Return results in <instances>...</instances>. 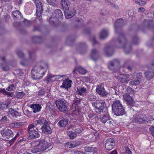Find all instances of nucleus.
<instances>
[{
	"mask_svg": "<svg viewBox=\"0 0 154 154\" xmlns=\"http://www.w3.org/2000/svg\"><path fill=\"white\" fill-rule=\"evenodd\" d=\"M15 89V86L14 84H12L9 86L6 89V90L9 91H14Z\"/></svg>",
	"mask_w": 154,
	"mask_h": 154,
	"instance_id": "58836bf2",
	"label": "nucleus"
},
{
	"mask_svg": "<svg viewBox=\"0 0 154 154\" xmlns=\"http://www.w3.org/2000/svg\"><path fill=\"white\" fill-rule=\"evenodd\" d=\"M114 51V47L112 45L107 46L103 49V52L107 57L112 56L113 54Z\"/></svg>",
	"mask_w": 154,
	"mask_h": 154,
	"instance_id": "2eb2a0df",
	"label": "nucleus"
},
{
	"mask_svg": "<svg viewBox=\"0 0 154 154\" xmlns=\"http://www.w3.org/2000/svg\"><path fill=\"white\" fill-rule=\"evenodd\" d=\"M31 145L34 147L31 150L32 153H34L45 150L49 146L48 143L44 140L33 141L31 143Z\"/></svg>",
	"mask_w": 154,
	"mask_h": 154,
	"instance_id": "f03ea898",
	"label": "nucleus"
},
{
	"mask_svg": "<svg viewBox=\"0 0 154 154\" xmlns=\"http://www.w3.org/2000/svg\"><path fill=\"white\" fill-rule=\"evenodd\" d=\"M9 114L11 115L14 117L17 118L19 117L20 115V112L14 111L12 108H10L8 112Z\"/></svg>",
	"mask_w": 154,
	"mask_h": 154,
	"instance_id": "cd10ccee",
	"label": "nucleus"
},
{
	"mask_svg": "<svg viewBox=\"0 0 154 154\" xmlns=\"http://www.w3.org/2000/svg\"><path fill=\"white\" fill-rule=\"evenodd\" d=\"M117 27L116 26V24L115 25V32L116 33H117Z\"/></svg>",
	"mask_w": 154,
	"mask_h": 154,
	"instance_id": "338daca9",
	"label": "nucleus"
},
{
	"mask_svg": "<svg viewBox=\"0 0 154 154\" xmlns=\"http://www.w3.org/2000/svg\"><path fill=\"white\" fill-rule=\"evenodd\" d=\"M72 81L67 79L63 81L62 85L60 87L67 88H68L71 87Z\"/></svg>",
	"mask_w": 154,
	"mask_h": 154,
	"instance_id": "393cba45",
	"label": "nucleus"
},
{
	"mask_svg": "<svg viewBox=\"0 0 154 154\" xmlns=\"http://www.w3.org/2000/svg\"><path fill=\"white\" fill-rule=\"evenodd\" d=\"M55 14L56 17L57 18H62L63 16L61 10L60 9H57L55 11Z\"/></svg>",
	"mask_w": 154,
	"mask_h": 154,
	"instance_id": "c9c22d12",
	"label": "nucleus"
},
{
	"mask_svg": "<svg viewBox=\"0 0 154 154\" xmlns=\"http://www.w3.org/2000/svg\"><path fill=\"white\" fill-rule=\"evenodd\" d=\"M92 105L94 107V109L95 111L99 114H101L106 108L105 102L103 100H97L92 103Z\"/></svg>",
	"mask_w": 154,
	"mask_h": 154,
	"instance_id": "39448f33",
	"label": "nucleus"
},
{
	"mask_svg": "<svg viewBox=\"0 0 154 154\" xmlns=\"http://www.w3.org/2000/svg\"><path fill=\"white\" fill-rule=\"evenodd\" d=\"M65 76L64 75H53L50 74H48L46 76V80L47 83H49L51 82L54 81H57L59 79L63 78Z\"/></svg>",
	"mask_w": 154,
	"mask_h": 154,
	"instance_id": "9d476101",
	"label": "nucleus"
},
{
	"mask_svg": "<svg viewBox=\"0 0 154 154\" xmlns=\"http://www.w3.org/2000/svg\"><path fill=\"white\" fill-rule=\"evenodd\" d=\"M35 126L32 124L29 125L28 127L29 133L30 137L32 139L38 138L39 137L40 134L38 132L37 128L35 129Z\"/></svg>",
	"mask_w": 154,
	"mask_h": 154,
	"instance_id": "0eeeda50",
	"label": "nucleus"
},
{
	"mask_svg": "<svg viewBox=\"0 0 154 154\" xmlns=\"http://www.w3.org/2000/svg\"><path fill=\"white\" fill-rule=\"evenodd\" d=\"M144 73L146 77L148 79L150 80L154 76V67H153V69L150 68L149 69Z\"/></svg>",
	"mask_w": 154,
	"mask_h": 154,
	"instance_id": "aec40b11",
	"label": "nucleus"
},
{
	"mask_svg": "<svg viewBox=\"0 0 154 154\" xmlns=\"http://www.w3.org/2000/svg\"><path fill=\"white\" fill-rule=\"evenodd\" d=\"M47 1L49 4L53 5L55 4L56 0H47Z\"/></svg>",
	"mask_w": 154,
	"mask_h": 154,
	"instance_id": "de8ad7c7",
	"label": "nucleus"
},
{
	"mask_svg": "<svg viewBox=\"0 0 154 154\" xmlns=\"http://www.w3.org/2000/svg\"><path fill=\"white\" fill-rule=\"evenodd\" d=\"M119 64L120 62L117 59L115 60L109 62L108 67L110 70H112L118 67L119 65Z\"/></svg>",
	"mask_w": 154,
	"mask_h": 154,
	"instance_id": "f3484780",
	"label": "nucleus"
},
{
	"mask_svg": "<svg viewBox=\"0 0 154 154\" xmlns=\"http://www.w3.org/2000/svg\"><path fill=\"white\" fill-rule=\"evenodd\" d=\"M96 91L99 95L102 96H106L107 94L104 88V85L103 84L98 85L96 88Z\"/></svg>",
	"mask_w": 154,
	"mask_h": 154,
	"instance_id": "9b49d317",
	"label": "nucleus"
},
{
	"mask_svg": "<svg viewBox=\"0 0 154 154\" xmlns=\"http://www.w3.org/2000/svg\"><path fill=\"white\" fill-rule=\"evenodd\" d=\"M85 150L86 152H92L93 150V149L90 147H85Z\"/></svg>",
	"mask_w": 154,
	"mask_h": 154,
	"instance_id": "79ce46f5",
	"label": "nucleus"
},
{
	"mask_svg": "<svg viewBox=\"0 0 154 154\" xmlns=\"http://www.w3.org/2000/svg\"><path fill=\"white\" fill-rule=\"evenodd\" d=\"M28 62L26 60H24L20 62L21 64L23 66H26L28 64Z\"/></svg>",
	"mask_w": 154,
	"mask_h": 154,
	"instance_id": "8fccbe9b",
	"label": "nucleus"
},
{
	"mask_svg": "<svg viewBox=\"0 0 154 154\" xmlns=\"http://www.w3.org/2000/svg\"><path fill=\"white\" fill-rule=\"evenodd\" d=\"M1 66L2 67V69L6 71L8 70L9 69V68L8 66L4 67L3 66L2 64H1Z\"/></svg>",
	"mask_w": 154,
	"mask_h": 154,
	"instance_id": "4d7b16f0",
	"label": "nucleus"
},
{
	"mask_svg": "<svg viewBox=\"0 0 154 154\" xmlns=\"http://www.w3.org/2000/svg\"><path fill=\"white\" fill-rule=\"evenodd\" d=\"M108 35V31L105 30H102L100 34V38L101 39H103Z\"/></svg>",
	"mask_w": 154,
	"mask_h": 154,
	"instance_id": "c756f323",
	"label": "nucleus"
},
{
	"mask_svg": "<svg viewBox=\"0 0 154 154\" xmlns=\"http://www.w3.org/2000/svg\"><path fill=\"white\" fill-rule=\"evenodd\" d=\"M48 65L45 64L43 65L36 66L34 67L31 71L32 78L35 79H40L42 78L45 74Z\"/></svg>",
	"mask_w": 154,
	"mask_h": 154,
	"instance_id": "f257e3e1",
	"label": "nucleus"
},
{
	"mask_svg": "<svg viewBox=\"0 0 154 154\" xmlns=\"http://www.w3.org/2000/svg\"><path fill=\"white\" fill-rule=\"evenodd\" d=\"M149 130L151 131V132L152 136L154 137V127L152 126L149 128Z\"/></svg>",
	"mask_w": 154,
	"mask_h": 154,
	"instance_id": "864d4df0",
	"label": "nucleus"
},
{
	"mask_svg": "<svg viewBox=\"0 0 154 154\" xmlns=\"http://www.w3.org/2000/svg\"><path fill=\"white\" fill-rule=\"evenodd\" d=\"M149 120V119L146 117L142 118L140 116L137 115L133 118L132 121L134 123H143L148 122Z\"/></svg>",
	"mask_w": 154,
	"mask_h": 154,
	"instance_id": "f8f14e48",
	"label": "nucleus"
},
{
	"mask_svg": "<svg viewBox=\"0 0 154 154\" xmlns=\"http://www.w3.org/2000/svg\"><path fill=\"white\" fill-rule=\"evenodd\" d=\"M110 118L108 113H105L103 116L100 117V119L101 121L104 123H105Z\"/></svg>",
	"mask_w": 154,
	"mask_h": 154,
	"instance_id": "473e14b6",
	"label": "nucleus"
},
{
	"mask_svg": "<svg viewBox=\"0 0 154 154\" xmlns=\"http://www.w3.org/2000/svg\"><path fill=\"white\" fill-rule=\"evenodd\" d=\"M9 126L11 127L15 128V123H13L10 124Z\"/></svg>",
	"mask_w": 154,
	"mask_h": 154,
	"instance_id": "680f3d73",
	"label": "nucleus"
},
{
	"mask_svg": "<svg viewBox=\"0 0 154 154\" xmlns=\"http://www.w3.org/2000/svg\"><path fill=\"white\" fill-rule=\"evenodd\" d=\"M80 144V142L77 141L67 143L65 145L69 148L71 149L79 145Z\"/></svg>",
	"mask_w": 154,
	"mask_h": 154,
	"instance_id": "412c9836",
	"label": "nucleus"
},
{
	"mask_svg": "<svg viewBox=\"0 0 154 154\" xmlns=\"http://www.w3.org/2000/svg\"><path fill=\"white\" fill-rule=\"evenodd\" d=\"M57 108L61 112H66L68 111L66 102L63 99H59L56 101Z\"/></svg>",
	"mask_w": 154,
	"mask_h": 154,
	"instance_id": "423d86ee",
	"label": "nucleus"
},
{
	"mask_svg": "<svg viewBox=\"0 0 154 154\" xmlns=\"http://www.w3.org/2000/svg\"><path fill=\"white\" fill-rule=\"evenodd\" d=\"M1 59L3 61H5V57H2V58H1Z\"/></svg>",
	"mask_w": 154,
	"mask_h": 154,
	"instance_id": "69168bd1",
	"label": "nucleus"
},
{
	"mask_svg": "<svg viewBox=\"0 0 154 154\" xmlns=\"http://www.w3.org/2000/svg\"><path fill=\"white\" fill-rule=\"evenodd\" d=\"M9 105V104L8 103H2V104H0V109H5V107L7 108Z\"/></svg>",
	"mask_w": 154,
	"mask_h": 154,
	"instance_id": "a19ab883",
	"label": "nucleus"
},
{
	"mask_svg": "<svg viewBox=\"0 0 154 154\" xmlns=\"http://www.w3.org/2000/svg\"><path fill=\"white\" fill-rule=\"evenodd\" d=\"M75 131L76 134H80L82 132V129L80 128H77L75 130Z\"/></svg>",
	"mask_w": 154,
	"mask_h": 154,
	"instance_id": "5fc2aeb1",
	"label": "nucleus"
},
{
	"mask_svg": "<svg viewBox=\"0 0 154 154\" xmlns=\"http://www.w3.org/2000/svg\"><path fill=\"white\" fill-rule=\"evenodd\" d=\"M145 10V9L143 8H140L138 10L139 12H144Z\"/></svg>",
	"mask_w": 154,
	"mask_h": 154,
	"instance_id": "bf43d9fd",
	"label": "nucleus"
},
{
	"mask_svg": "<svg viewBox=\"0 0 154 154\" xmlns=\"http://www.w3.org/2000/svg\"><path fill=\"white\" fill-rule=\"evenodd\" d=\"M88 100L90 101H94L97 98L96 96L92 94H89L87 96Z\"/></svg>",
	"mask_w": 154,
	"mask_h": 154,
	"instance_id": "e433bc0d",
	"label": "nucleus"
},
{
	"mask_svg": "<svg viewBox=\"0 0 154 154\" xmlns=\"http://www.w3.org/2000/svg\"><path fill=\"white\" fill-rule=\"evenodd\" d=\"M75 14V11L74 10H72L68 11L65 10L64 11V14L66 19H70L73 17Z\"/></svg>",
	"mask_w": 154,
	"mask_h": 154,
	"instance_id": "b1692460",
	"label": "nucleus"
},
{
	"mask_svg": "<svg viewBox=\"0 0 154 154\" xmlns=\"http://www.w3.org/2000/svg\"><path fill=\"white\" fill-rule=\"evenodd\" d=\"M16 136H15L13 139H12L10 141H9L10 143L11 144H12L16 140Z\"/></svg>",
	"mask_w": 154,
	"mask_h": 154,
	"instance_id": "13d9d810",
	"label": "nucleus"
},
{
	"mask_svg": "<svg viewBox=\"0 0 154 154\" xmlns=\"http://www.w3.org/2000/svg\"><path fill=\"white\" fill-rule=\"evenodd\" d=\"M117 78L122 83H128L130 80L133 78L131 75L120 74L118 76H116Z\"/></svg>",
	"mask_w": 154,
	"mask_h": 154,
	"instance_id": "6e6552de",
	"label": "nucleus"
},
{
	"mask_svg": "<svg viewBox=\"0 0 154 154\" xmlns=\"http://www.w3.org/2000/svg\"><path fill=\"white\" fill-rule=\"evenodd\" d=\"M111 154H117V152L116 150H114V151H112L111 152Z\"/></svg>",
	"mask_w": 154,
	"mask_h": 154,
	"instance_id": "0e129e2a",
	"label": "nucleus"
},
{
	"mask_svg": "<svg viewBox=\"0 0 154 154\" xmlns=\"http://www.w3.org/2000/svg\"><path fill=\"white\" fill-rule=\"evenodd\" d=\"M135 2L136 3H137L140 5H144L146 3V2L141 0H139L138 1H136V0H135Z\"/></svg>",
	"mask_w": 154,
	"mask_h": 154,
	"instance_id": "c03bdc74",
	"label": "nucleus"
},
{
	"mask_svg": "<svg viewBox=\"0 0 154 154\" xmlns=\"http://www.w3.org/2000/svg\"><path fill=\"white\" fill-rule=\"evenodd\" d=\"M115 145L113 140L112 138H109L106 141L105 147L106 149L109 151L114 148Z\"/></svg>",
	"mask_w": 154,
	"mask_h": 154,
	"instance_id": "ddd939ff",
	"label": "nucleus"
},
{
	"mask_svg": "<svg viewBox=\"0 0 154 154\" xmlns=\"http://www.w3.org/2000/svg\"><path fill=\"white\" fill-rule=\"evenodd\" d=\"M17 97L18 98H22L25 95V93L23 92H18L16 93Z\"/></svg>",
	"mask_w": 154,
	"mask_h": 154,
	"instance_id": "ea45409f",
	"label": "nucleus"
},
{
	"mask_svg": "<svg viewBox=\"0 0 154 154\" xmlns=\"http://www.w3.org/2000/svg\"><path fill=\"white\" fill-rule=\"evenodd\" d=\"M46 121V120L44 118L37 120L33 122L32 123L33 125H34V126H38L39 127V126H41L42 124H43L45 121Z\"/></svg>",
	"mask_w": 154,
	"mask_h": 154,
	"instance_id": "bb28decb",
	"label": "nucleus"
},
{
	"mask_svg": "<svg viewBox=\"0 0 154 154\" xmlns=\"http://www.w3.org/2000/svg\"><path fill=\"white\" fill-rule=\"evenodd\" d=\"M30 107L34 113L39 112L42 108L41 106L38 104H32L30 105Z\"/></svg>",
	"mask_w": 154,
	"mask_h": 154,
	"instance_id": "5701e85b",
	"label": "nucleus"
},
{
	"mask_svg": "<svg viewBox=\"0 0 154 154\" xmlns=\"http://www.w3.org/2000/svg\"><path fill=\"white\" fill-rule=\"evenodd\" d=\"M67 134L68 136L70 139H73L77 137L76 134L71 131H68L67 132Z\"/></svg>",
	"mask_w": 154,
	"mask_h": 154,
	"instance_id": "f704fd0d",
	"label": "nucleus"
},
{
	"mask_svg": "<svg viewBox=\"0 0 154 154\" xmlns=\"http://www.w3.org/2000/svg\"><path fill=\"white\" fill-rule=\"evenodd\" d=\"M41 129L42 132L45 134H50L52 133L51 129L50 126H49V125L48 124V122L47 121H45Z\"/></svg>",
	"mask_w": 154,
	"mask_h": 154,
	"instance_id": "dca6fc26",
	"label": "nucleus"
},
{
	"mask_svg": "<svg viewBox=\"0 0 154 154\" xmlns=\"http://www.w3.org/2000/svg\"><path fill=\"white\" fill-rule=\"evenodd\" d=\"M94 114L93 113H90L88 115V116L90 118H92L94 116Z\"/></svg>",
	"mask_w": 154,
	"mask_h": 154,
	"instance_id": "052dcab7",
	"label": "nucleus"
},
{
	"mask_svg": "<svg viewBox=\"0 0 154 154\" xmlns=\"http://www.w3.org/2000/svg\"><path fill=\"white\" fill-rule=\"evenodd\" d=\"M106 122L110 126H111V125H112V123H113V122L112 121H111L110 119V118H109V120H108Z\"/></svg>",
	"mask_w": 154,
	"mask_h": 154,
	"instance_id": "6e6d98bb",
	"label": "nucleus"
},
{
	"mask_svg": "<svg viewBox=\"0 0 154 154\" xmlns=\"http://www.w3.org/2000/svg\"><path fill=\"white\" fill-rule=\"evenodd\" d=\"M23 122H22L15 123V128H18L20 127L23 125Z\"/></svg>",
	"mask_w": 154,
	"mask_h": 154,
	"instance_id": "37998d69",
	"label": "nucleus"
},
{
	"mask_svg": "<svg viewBox=\"0 0 154 154\" xmlns=\"http://www.w3.org/2000/svg\"><path fill=\"white\" fill-rule=\"evenodd\" d=\"M2 136L7 138H9L13 135V133L8 129H5L1 131Z\"/></svg>",
	"mask_w": 154,
	"mask_h": 154,
	"instance_id": "a211bd4d",
	"label": "nucleus"
},
{
	"mask_svg": "<svg viewBox=\"0 0 154 154\" xmlns=\"http://www.w3.org/2000/svg\"><path fill=\"white\" fill-rule=\"evenodd\" d=\"M121 20H122L121 19H119V20H117L116 22V23L117 24V23H120V21Z\"/></svg>",
	"mask_w": 154,
	"mask_h": 154,
	"instance_id": "774afa93",
	"label": "nucleus"
},
{
	"mask_svg": "<svg viewBox=\"0 0 154 154\" xmlns=\"http://www.w3.org/2000/svg\"><path fill=\"white\" fill-rule=\"evenodd\" d=\"M8 121V119L6 116H2L0 120L1 123L3 124H5L7 123Z\"/></svg>",
	"mask_w": 154,
	"mask_h": 154,
	"instance_id": "4c0bfd02",
	"label": "nucleus"
},
{
	"mask_svg": "<svg viewBox=\"0 0 154 154\" xmlns=\"http://www.w3.org/2000/svg\"><path fill=\"white\" fill-rule=\"evenodd\" d=\"M99 52L96 49H93L90 55V58L94 60H96L98 58Z\"/></svg>",
	"mask_w": 154,
	"mask_h": 154,
	"instance_id": "4be33fe9",
	"label": "nucleus"
},
{
	"mask_svg": "<svg viewBox=\"0 0 154 154\" xmlns=\"http://www.w3.org/2000/svg\"><path fill=\"white\" fill-rule=\"evenodd\" d=\"M127 41L123 35H120L119 37L117 39L115 42V44L119 47H123L124 48L125 51L126 53H128L131 51V47L126 46Z\"/></svg>",
	"mask_w": 154,
	"mask_h": 154,
	"instance_id": "7ed1b4c3",
	"label": "nucleus"
},
{
	"mask_svg": "<svg viewBox=\"0 0 154 154\" xmlns=\"http://www.w3.org/2000/svg\"><path fill=\"white\" fill-rule=\"evenodd\" d=\"M87 88L83 86H80L77 88V92L79 95L83 96L85 94L87 93L89 91V88L87 85L86 86Z\"/></svg>",
	"mask_w": 154,
	"mask_h": 154,
	"instance_id": "4468645a",
	"label": "nucleus"
},
{
	"mask_svg": "<svg viewBox=\"0 0 154 154\" xmlns=\"http://www.w3.org/2000/svg\"><path fill=\"white\" fill-rule=\"evenodd\" d=\"M17 54L20 57H22L24 56V54L21 51H18L17 52Z\"/></svg>",
	"mask_w": 154,
	"mask_h": 154,
	"instance_id": "09e8293b",
	"label": "nucleus"
},
{
	"mask_svg": "<svg viewBox=\"0 0 154 154\" xmlns=\"http://www.w3.org/2000/svg\"><path fill=\"white\" fill-rule=\"evenodd\" d=\"M35 3L36 8V15L37 17H40L43 11L42 3L38 0H35Z\"/></svg>",
	"mask_w": 154,
	"mask_h": 154,
	"instance_id": "1a4fd4ad",
	"label": "nucleus"
},
{
	"mask_svg": "<svg viewBox=\"0 0 154 154\" xmlns=\"http://www.w3.org/2000/svg\"><path fill=\"white\" fill-rule=\"evenodd\" d=\"M123 99L130 106H131L133 105V101L132 98L128 94L126 93L124 94L123 95Z\"/></svg>",
	"mask_w": 154,
	"mask_h": 154,
	"instance_id": "6ab92c4d",
	"label": "nucleus"
},
{
	"mask_svg": "<svg viewBox=\"0 0 154 154\" xmlns=\"http://www.w3.org/2000/svg\"><path fill=\"white\" fill-rule=\"evenodd\" d=\"M76 70H78L79 73L82 74H85L86 72V70L81 66H79L75 68L73 71V72H75Z\"/></svg>",
	"mask_w": 154,
	"mask_h": 154,
	"instance_id": "7c9ffc66",
	"label": "nucleus"
},
{
	"mask_svg": "<svg viewBox=\"0 0 154 154\" xmlns=\"http://www.w3.org/2000/svg\"><path fill=\"white\" fill-rule=\"evenodd\" d=\"M69 2L68 0H62L61 4L62 7L65 10H68L69 9L68 5Z\"/></svg>",
	"mask_w": 154,
	"mask_h": 154,
	"instance_id": "c85d7f7f",
	"label": "nucleus"
},
{
	"mask_svg": "<svg viewBox=\"0 0 154 154\" xmlns=\"http://www.w3.org/2000/svg\"><path fill=\"white\" fill-rule=\"evenodd\" d=\"M74 127L73 126H72V125H69V127L67 128V130H68L71 129H72V130H73L74 129Z\"/></svg>",
	"mask_w": 154,
	"mask_h": 154,
	"instance_id": "e2e57ef3",
	"label": "nucleus"
},
{
	"mask_svg": "<svg viewBox=\"0 0 154 154\" xmlns=\"http://www.w3.org/2000/svg\"><path fill=\"white\" fill-rule=\"evenodd\" d=\"M68 123V120L65 119H63L58 122V124L60 127H64Z\"/></svg>",
	"mask_w": 154,
	"mask_h": 154,
	"instance_id": "2f4dec72",
	"label": "nucleus"
},
{
	"mask_svg": "<svg viewBox=\"0 0 154 154\" xmlns=\"http://www.w3.org/2000/svg\"><path fill=\"white\" fill-rule=\"evenodd\" d=\"M112 109L115 115H122L125 113L122 105L119 100L114 102L112 105Z\"/></svg>",
	"mask_w": 154,
	"mask_h": 154,
	"instance_id": "20e7f679",
	"label": "nucleus"
},
{
	"mask_svg": "<svg viewBox=\"0 0 154 154\" xmlns=\"http://www.w3.org/2000/svg\"><path fill=\"white\" fill-rule=\"evenodd\" d=\"M0 93H2L4 95H7L8 97H12L13 93L7 91L4 88H0Z\"/></svg>",
	"mask_w": 154,
	"mask_h": 154,
	"instance_id": "72a5a7b5",
	"label": "nucleus"
},
{
	"mask_svg": "<svg viewBox=\"0 0 154 154\" xmlns=\"http://www.w3.org/2000/svg\"><path fill=\"white\" fill-rule=\"evenodd\" d=\"M17 14L20 15H21V13L18 11H15L13 12V15L15 17H17Z\"/></svg>",
	"mask_w": 154,
	"mask_h": 154,
	"instance_id": "49530a36",
	"label": "nucleus"
},
{
	"mask_svg": "<svg viewBox=\"0 0 154 154\" xmlns=\"http://www.w3.org/2000/svg\"><path fill=\"white\" fill-rule=\"evenodd\" d=\"M91 40L94 45H95L97 43V42L95 38L94 37H92Z\"/></svg>",
	"mask_w": 154,
	"mask_h": 154,
	"instance_id": "3c124183",
	"label": "nucleus"
},
{
	"mask_svg": "<svg viewBox=\"0 0 154 154\" xmlns=\"http://www.w3.org/2000/svg\"><path fill=\"white\" fill-rule=\"evenodd\" d=\"M133 89L131 87H128L127 89V93H131L132 94L133 93Z\"/></svg>",
	"mask_w": 154,
	"mask_h": 154,
	"instance_id": "a18cd8bd",
	"label": "nucleus"
},
{
	"mask_svg": "<svg viewBox=\"0 0 154 154\" xmlns=\"http://www.w3.org/2000/svg\"><path fill=\"white\" fill-rule=\"evenodd\" d=\"M141 82L139 78H136L132 79L129 82V85L131 86H136L140 85Z\"/></svg>",
	"mask_w": 154,
	"mask_h": 154,
	"instance_id": "a878e982",
	"label": "nucleus"
},
{
	"mask_svg": "<svg viewBox=\"0 0 154 154\" xmlns=\"http://www.w3.org/2000/svg\"><path fill=\"white\" fill-rule=\"evenodd\" d=\"M125 154H132L131 151L128 148H127L125 149Z\"/></svg>",
	"mask_w": 154,
	"mask_h": 154,
	"instance_id": "603ef678",
	"label": "nucleus"
}]
</instances>
